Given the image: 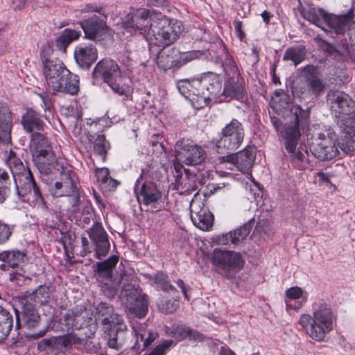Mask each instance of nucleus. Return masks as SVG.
<instances>
[{
  "instance_id": "1",
  "label": "nucleus",
  "mask_w": 355,
  "mask_h": 355,
  "mask_svg": "<svg viewBox=\"0 0 355 355\" xmlns=\"http://www.w3.org/2000/svg\"><path fill=\"white\" fill-rule=\"evenodd\" d=\"M122 26L128 33L137 31L150 44L166 47L174 43L182 32L180 22L173 23L161 13L140 8L126 15Z\"/></svg>"
},
{
  "instance_id": "2",
  "label": "nucleus",
  "mask_w": 355,
  "mask_h": 355,
  "mask_svg": "<svg viewBox=\"0 0 355 355\" xmlns=\"http://www.w3.org/2000/svg\"><path fill=\"white\" fill-rule=\"evenodd\" d=\"M333 320L330 304L318 300L312 305V315H301L299 323L311 338L320 341L331 331Z\"/></svg>"
},
{
  "instance_id": "3",
  "label": "nucleus",
  "mask_w": 355,
  "mask_h": 355,
  "mask_svg": "<svg viewBox=\"0 0 355 355\" xmlns=\"http://www.w3.org/2000/svg\"><path fill=\"white\" fill-rule=\"evenodd\" d=\"M307 117L308 114L300 106H293L291 109L290 115L288 116V121L281 132V137L284 140L285 148L291 154L293 162H302V165L299 166L300 168L305 167L304 161L306 160L307 152L300 148L297 152H295V149L301 135L300 125H303L304 121H306Z\"/></svg>"
},
{
  "instance_id": "4",
  "label": "nucleus",
  "mask_w": 355,
  "mask_h": 355,
  "mask_svg": "<svg viewBox=\"0 0 355 355\" xmlns=\"http://www.w3.org/2000/svg\"><path fill=\"white\" fill-rule=\"evenodd\" d=\"M7 164L12 174L17 194L23 197L28 194L32 195L35 201L44 205L40 187L34 180L30 168L26 166L12 151L9 153Z\"/></svg>"
},
{
  "instance_id": "5",
  "label": "nucleus",
  "mask_w": 355,
  "mask_h": 355,
  "mask_svg": "<svg viewBox=\"0 0 355 355\" xmlns=\"http://www.w3.org/2000/svg\"><path fill=\"white\" fill-rule=\"evenodd\" d=\"M30 150L33 160L42 173H50L55 163V156L47 138L40 132L31 135Z\"/></svg>"
},
{
  "instance_id": "6",
  "label": "nucleus",
  "mask_w": 355,
  "mask_h": 355,
  "mask_svg": "<svg viewBox=\"0 0 355 355\" xmlns=\"http://www.w3.org/2000/svg\"><path fill=\"white\" fill-rule=\"evenodd\" d=\"M95 79H102L112 91L119 95H126L128 87L124 84V76L116 62L110 59L99 61L92 73Z\"/></svg>"
},
{
  "instance_id": "7",
  "label": "nucleus",
  "mask_w": 355,
  "mask_h": 355,
  "mask_svg": "<svg viewBox=\"0 0 355 355\" xmlns=\"http://www.w3.org/2000/svg\"><path fill=\"white\" fill-rule=\"evenodd\" d=\"M211 263L217 272L229 279L242 268L244 261L238 252L214 249Z\"/></svg>"
},
{
  "instance_id": "8",
  "label": "nucleus",
  "mask_w": 355,
  "mask_h": 355,
  "mask_svg": "<svg viewBox=\"0 0 355 355\" xmlns=\"http://www.w3.org/2000/svg\"><path fill=\"white\" fill-rule=\"evenodd\" d=\"M206 157L207 153L202 147L189 139H182L176 144L175 158L180 163L188 166L200 165Z\"/></svg>"
},
{
  "instance_id": "9",
  "label": "nucleus",
  "mask_w": 355,
  "mask_h": 355,
  "mask_svg": "<svg viewBox=\"0 0 355 355\" xmlns=\"http://www.w3.org/2000/svg\"><path fill=\"white\" fill-rule=\"evenodd\" d=\"M336 141V135L334 132L324 130L314 138L310 150L315 157L322 161L332 159L338 153Z\"/></svg>"
},
{
  "instance_id": "10",
  "label": "nucleus",
  "mask_w": 355,
  "mask_h": 355,
  "mask_svg": "<svg viewBox=\"0 0 355 355\" xmlns=\"http://www.w3.org/2000/svg\"><path fill=\"white\" fill-rule=\"evenodd\" d=\"M119 258L117 256H111L108 259L97 263L98 273L100 277H105L106 282L103 284L104 291L107 288L110 291L108 295L114 296L116 293L120 284L123 282H128L132 277L128 275L125 271L121 269L120 279L119 281L112 280V270L118 263Z\"/></svg>"
},
{
  "instance_id": "11",
  "label": "nucleus",
  "mask_w": 355,
  "mask_h": 355,
  "mask_svg": "<svg viewBox=\"0 0 355 355\" xmlns=\"http://www.w3.org/2000/svg\"><path fill=\"white\" fill-rule=\"evenodd\" d=\"M225 71L227 76L223 94L226 96L235 98L242 101L245 93V83L244 79L241 77L239 69L232 60H228L225 67Z\"/></svg>"
},
{
  "instance_id": "12",
  "label": "nucleus",
  "mask_w": 355,
  "mask_h": 355,
  "mask_svg": "<svg viewBox=\"0 0 355 355\" xmlns=\"http://www.w3.org/2000/svg\"><path fill=\"white\" fill-rule=\"evenodd\" d=\"M222 135L218 141V146L235 150L240 147L243 141L244 129L241 123L234 119L223 128Z\"/></svg>"
},
{
  "instance_id": "13",
  "label": "nucleus",
  "mask_w": 355,
  "mask_h": 355,
  "mask_svg": "<svg viewBox=\"0 0 355 355\" xmlns=\"http://www.w3.org/2000/svg\"><path fill=\"white\" fill-rule=\"evenodd\" d=\"M327 97L331 111L336 117H340V115L354 114L355 102L348 94L341 91L331 90L328 92Z\"/></svg>"
},
{
  "instance_id": "14",
  "label": "nucleus",
  "mask_w": 355,
  "mask_h": 355,
  "mask_svg": "<svg viewBox=\"0 0 355 355\" xmlns=\"http://www.w3.org/2000/svg\"><path fill=\"white\" fill-rule=\"evenodd\" d=\"M128 287H130L128 285ZM122 295L126 298V306L129 314L138 318H143L148 311V304L144 298L137 290L130 289L123 286Z\"/></svg>"
},
{
  "instance_id": "15",
  "label": "nucleus",
  "mask_w": 355,
  "mask_h": 355,
  "mask_svg": "<svg viewBox=\"0 0 355 355\" xmlns=\"http://www.w3.org/2000/svg\"><path fill=\"white\" fill-rule=\"evenodd\" d=\"M191 219L193 225L203 231L209 230L214 223V215L202 201L192 200L190 202Z\"/></svg>"
},
{
  "instance_id": "16",
  "label": "nucleus",
  "mask_w": 355,
  "mask_h": 355,
  "mask_svg": "<svg viewBox=\"0 0 355 355\" xmlns=\"http://www.w3.org/2000/svg\"><path fill=\"white\" fill-rule=\"evenodd\" d=\"M320 13L329 31L337 35L345 33L354 23V14L352 10L341 15L325 13L322 10H320Z\"/></svg>"
},
{
  "instance_id": "17",
  "label": "nucleus",
  "mask_w": 355,
  "mask_h": 355,
  "mask_svg": "<svg viewBox=\"0 0 355 355\" xmlns=\"http://www.w3.org/2000/svg\"><path fill=\"white\" fill-rule=\"evenodd\" d=\"M256 149L248 146L236 154L223 156L220 158V162H227L234 164L243 173H248L254 162Z\"/></svg>"
},
{
  "instance_id": "18",
  "label": "nucleus",
  "mask_w": 355,
  "mask_h": 355,
  "mask_svg": "<svg viewBox=\"0 0 355 355\" xmlns=\"http://www.w3.org/2000/svg\"><path fill=\"white\" fill-rule=\"evenodd\" d=\"M16 315V327H25L28 329L36 328L40 322V316L34 305L26 302L21 306V311L15 309Z\"/></svg>"
},
{
  "instance_id": "19",
  "label": "nucleus",
  "mask_w": 355,
  "mask_h": 355,
  "mask_svg": "<svg viewBox=\"0 0 355 355\" xmlns=\"http://www.w3.org/2000/svg\"><path fill=\"white\" fill-rule=\"evenodd\" d=\"M89 237L95 245L96 257L101 259L108 253L110 243L107 235L101 224L95 223L87 231Z\"/></svg>"
},
{
  "instance_id": "20",
  "label": "nucleus",
  "mask_w": 355,
  "mask_h": 355,
  "mask_svg": "<svg viewBox=\"0 0 355 355\" xmlns=\"http://www.w3.org/2000/svg\"><path fill=\"white\" fill-rule=\"evenodd\" d=\"M43 73L46 85L51 89L58 81L60 76L69 74V70L58 59H46L44 61Z\"/></svg>"
},
{
  "instance_id": "21",
  "label": "nucleus",
  "mask_w": 355,
  "mask_h": 355,
  "mask_svg": "<svg viewBox=\"0 0 355 355\" xmlns=\"http://www.w3.org/2000/svg\"><path fill=\"white\" fill-rule=\"evenodd\" d=\"M96 318L107 329L120 324H125L122 317L116 313L114 308L105 302L100 303L96 307Z\"/></svg>"
},
{
  "instance_id": "22",
  "label": "nucleus",
  "mask_w": 355,
  "mask_h": 355,
  "mask_svg": "<svg viewBox=\"0 0 355 355\" xmlns=\"http://www.w3.org/2000/svg\"><path fill=\"white\" fill-rule=\"evenodd\" d=\"M81 26L85 32V37L92 40H101L103 35L107 31V26L105 23L96 15L83 21Z\"/></svg>"
},
{
  "instance_id": "23",
  "label": "nucleus",
  "mask_w": 355,
  "mask_h": 355,
  "mask_svg": "<svg viewBox=\"0 0 355 355\" xmlns=\"http://www.w3.org/2000/svg\"><path fill=\"white\" fill-rule=\"evenodd\" d=\"M73 56L79 66L89 69L96 60L98 52L96 47L92 44H79L75 47Z\"/></svg>"
},
{
  "instance_id": "24",
  "label": "nucleus",
  "mask_w": 355,
  "mask_h": 355,
  "mask_svg": "<svg viewBox=\"0 0 355 355\" xmlns=\"http://www.w3.org/2000/svg\"><path fill=\"white\" fill-rule=\"evenodd\" d=\"M136 338L135 347L138 349L144 350L157 338L158 334L147 328L145 323L132 327Z\"/></svg>"
},
{
  "instance_id": "25",
  "label": "nucleus",
  "mask_w": 355,
  "mask_h": 355,
  "mask_svg": "<svg viewBox=\"0 0 355 355\" xmlns=\"http://www.w3.org/2000/svg\"><path fill=\"white\" fill-rule=\"evenodd\" d=\"M127 326L125 324H120L119 326L117 325L105 329V331H108V347L116 351L121 349L127 340Z\"/></svg>"
},
{
  "instance_id": "26",
  "label": "nucleus",
  "mask_w": 355,
  "mask_h": 355,
  "mask_svg": "<svg viewBox=\"0 0 355 355\" xmlns=\"http://www.w3.org/2000/svg\"><path fill=\"white\" fill-rule=\"evenodd\" d=\"M209 85H211L209 88V92L214 96H216L220 92L221 88L218 77L211 73L205 75L200 79H193V87L198 88L196 89V92L200 94L203 92L205 95H207L206 87Z\"/></svg>"
},
{
  "instance_id": "27",
  "label": "nucleus",
  "mask_w": 355,
  "mask_h": 355,
  "mask_svg": "<svg viewBox=\"0 0 355 355\" xmlns=\"http://www.w3.org/2000/svg\"><path fill=\"white\" fill-rule=\"evenodd\" d=\"M51 89L53 92L75 94L79 90V80L76 75L69 71V74L60 76L58 81Z\"/></svg>"
},
{
  "instance_id": "28",
  "label": "nucleus",
  "mask_w": 355,
  "mask_h": 355,
  "mask_svg": "<svg viewBox=\"0 0 355 355\" xmlns=\"http://www.w3.org/2000/svg\"><path fill=\"white\" fill-rule=\"evenodd\" d=\"M141 201L144 205H153L162 198V192L152 182H146L141 184L139 191V200Z\"/></svg>"
},
{
  "instance_id": "29",
  "label": "nucleus",
  "mask_w": 355,
  "mask_h": 355,
  "mask_svg": "<svg viewBox=\"0 0 355 355\" xmlns=\"http://www.w3.org/2000/svg\"><path fill=\"white\" fill-rule=\"evenodd\" d=\"M178 52L173 48L162 49L157 54V66L164 71L178 64Z\"/></svg>"
},
{
  "instance_id": "30",
  "label": "nucleus",
  "mask_w": 355,
  "mask_h": 355,
  "mask_svg": "<svg viewBox=\"0 0 355 355\" xmlns=\"http://www.w3.org/2000/svg\"><path fill=\"white\" fill-rule=\"evenodd\" d=\"M21 125L26 132H32L34 130H42L44 122L39 113L29 108L21 116Z\"/></svg>"
},
{
  "instance_id": "31",
  "label": "nucleus",
  "mask_w": 355,
  "mask_h": 355,
  "mask_svg": "<svg viewBox=\"0 0 355 355\" xmlns=\"http://www.w3.org/2000/svg\"><path fill=\"white\" fill-rule=\"evenodd\" d=\"M55 188L54 195L56 196H71L78 192L74 181L69 172L62 174L61 181L55 182Z\"/></svg>"
},
{
  "instance_id": "32",
  "label": "nucleus",
  "mask_w": 355,
  "mask_h": 355,
  "mask_svg": "<svg viewBox=\"0 0 355 355\" xmlns=\"http://www.w3.org/2000/svg\"><path fill=\"white\" fill-rule=\"evenodd\" d=\"M12 123L11 114L8 110L0 113V142L8 144L11 141Z\"/></svg>"
},
{
  "instance_id": "33",
  "label": "nucleus",
  "mask_w": 355,
  "mask_h": 355,
  "mask_svg": "<svg viewBox=\"0 0 355 355\" xmlns=\"http://www.w3.org/2000/svg\"><path fill=\"white\" fill-rule=\"evenodd\" d=\"M26 259V254L19 250H8L0 252V261L8 263L12 268L20 266Z\"/></svg>"
},
{
  "instance_id": "34",
  "label": "nucleus",
  "mask_w": 355,
  "mask_h": 355,
  "mask_svg": "<svg viewBox=\"0 0 355 355\" xmlns=\"http://www.w3.org/2000/svg\"><path fill=\"white\" fill-rule=\"evenodd\" d=\"M12 315L0 306V342L8 336L12 328Z\"/></svg>"
},
{
  "instance_id": "35",
  "label": "nucleus",
  "mask_w": 355,
  "mask_h": 355,
  "mask_svg": "<svg viewBox=\"0 0 355 355\" xmlns=\"http://www.w3.org/2000/svg\"><path fill=\"white\" fill-rule=\"evenodd\" d=\"M80 36V32L73 29L67 28L62 33L56 38L55 44L58 49L62 51H65L68 45Z\"/></svg>"
},
{
  "instance_id": "36",
  "label": "nucleus",
  "mask_w": 355,
  "mask_h": 355,
  "mask_svg": "<svg viewBox=\"0 0 355 355\" xmlns=\"http://www.w3.org/2000/svg\"><path fill=\"white\" fill-rule=\"evenodd\" d=\"M306 58V50L302 46L291 47L287 49L284 54L283 59L291 61L295 66L301 63Z\"/></svg>"
},
{
  "instance_id": "37",
  "label": "nucleus",
  "mask_w": 355,
  "mask_h": 355,
  "mask_svg": "<svg viewBox=\"0 0 355 355\" xmlns=\"http://www.w3.org/2000/svg\"><path fill=\"white\" fill-rule=\"evenodd\" d=\"M197 189L198 185L193 176L186 175L177 183V189L181 194H190L192 191H196Z\"/></svg>"
},
{
  "instance_id": "38",
  "label": "nucleus",
  "mask_w": 355,
  "mask_h": 355,
  "mask_svg": "<svg viewBox=\"0 0 355 355\" xmlns=\"http://www.w3.org/2000/svg\"><path fill=\"white\" fill-rule=\"evenodd\" d=\"M27 294L28 298L41 304L46 303L50 298L49 288L46 286H40L31 293L27 292Z\"/></svg>"
},
{
  "instance_id": "39",
  "label": "nucleus",
  "mask_w": 355,
  "mask_h": 355,
  "mask_svg": "<svg viewBox=\"0 0 355 355\" xmlns=\"http://www.w3.org/2000/svg\"><path fill=\"white\" fill-rule=\"evenodd\" d=\"M175 337L178 339H200V334L196 330L186 326H178L175 329Z\"/></svg>"
},
{
  "instance_id": "40",
  "label": "nucleus",
  "mask_w": 355,
  "mask_h": 355,
  "mask_svg": "<svg viewBox=\"0 0 355 355\" xmlns=\"http://www.w3.org/2000/svg\"><path fill=\"white\" fill-rule=\"evenodd\" d=\"M340 147L345 153L355 150V133H352V126L347 130V134L342 136Z\"/></svg>"
},
{
  "instance_id": "41",
  "label": "nucleus",
  "mask_w": 355,
  "mask_h": 355,
  "mask_svg": "<svg viewBox=\"0 0 355 355\" xmlns=\"http://www.w3.org/2000/svg\"><path fill=\"white\" fill-rule=\"evenodd\" d=\"M306 83L309 88V92H311L313 94H318L324 89V84L322 80L314 74L308 76Z\"/></svg>"
},
{
  "instance_id": "42",
  "label": "nucleus",
  "mask_w": 355,
  "mask_h": 355,
  "mask_svg": "<svg viewBox=\"0 0 355 355\" xmlns=\"http://www.w3.org/2000/svg\"><path fill=\"white\" fill-rule=\"evenodd\" d=\"M193 80H180L178 82L177 87L180 93L187 99L191 97L196 92L197 87H193Z\"/></svg>"
},
{
  "instance_id": "43",
  "label": "nucleus",
  "mask_w": 355,
  "mask_h": 355,
  "mask_svg": "<svg viewBox=\"0 0 355 355\" xmlns=\"http://www.w3.org/2000/svg\"><path fill=\"white\" fill-rule=\"evenodd\" d=\"M97 180L100 182L101 189L106 188L107 183L112 184V188H116L117 182L112 179L109 175V171L107 168L98 169L96 171Z\"/></svg>"
},
{
  "instance_id": "44",
  "label": "nucleus",
  "mask_w": 355,
  "mask_h": 355,
  "mask_svg": "<svg viewBox=\"0 0 355 355\" xmlns=\"http://www.w3.org/2000/svg\"><path fill=\"white\" fill-rule=\"evenodd\" d=\"M188 100L191 102L193 107L198 110L207 106L209 104L211 98L209 95H205L203 92L201 94L196 92Z\"/></svg>"
},
{
  "instance_id": "45",
  "label": "nucleus",
  "mask_w": 355,
  "mask_h": 355,
  "mask_svg": "<svg viewBox=\"0 0 355 355\" xmlns=\"http://www.w3.org/2000/svg\"><path fill=\"white\" fill-rule=\"evenodd\" d=\"M53 342L55 345L68 347L72 344L78 343L79 339L73 334H67L63 336L55 338L53 340L46 341V343L52 344Z\"/></svg>"
},
{
  "instance_id": "46",
  "label": "nucleus",
  "mask_w": 355,
  "mask_h": 355,
  "mask_svg": "<svg viewBox=\"0 0 355 355\" xmlns=\"http://www.w3.org/2000/svg\"><path fill=\"white\" fill-rule=\"evenodd\" d=\"M155 282L159 286L160 289L166 292L176 291L175 288L168 283V276L163 272H157L155 276Z\"/></svg>"
},
{
  "instance_id": "47",
  "label": "nucleus",
  "mask_w": 355,
  "mask_h": 355,
  "mask_svg": "<svg viewBox=\"0 0 355 355\" xmlns=\"http://www.w3.org/2000/svg\"><path fill=\"white\" fill-rule=\"evenodd\" d=\"M250 232V225L245 224L239 228L231 231L232 234V244H237L240 241L245 239Z\"/></svg>"
},
{
  "instance_id": "48",
  "label": "nucleus",
  "mask_w": 355,
  "mask_h": 355,
  "mask_svg": "<svg viewBox=\"0 0 355 355\" xmlns=\"http://www.w3.org/2000/svg\"><path fill=\"white\" fill-rule=\"evenodd\" d=\"M179 306V301L177 300H161L158 304V308L164 313H172Z\"/></svg>"
},
{
  "instance_id": "49",
  "label": "nucleus",
  "mask_w": 355,
  "mask_h": 355,
  "mask_svg": "<svg viewBox=\"0 0 355 355\" xmlns=\"http://www.w3.org/2000/svg\"><path fill=\"white\" fill-rule=\"evenodd\" d=\"M94 153L105 160L107 149L105 140L103 135H98L94 144Z\"/></svg>"
},
{
  "instance_id": "50",
  "label": "nucleus",
  "mask_w": 355,
  "mask_h": 355,
  "mask_svg": "<svg viewBox=\"0 0 355 355\" xmlns=\"http://www.w3.org/2000/svg\"><path fill=\"white\" fill-rule=\"evenodd\" d=\"M286 299L285 302L288 309H292L293 306L289 304L288 300L299 299L302 295V290L300 287H291L286 291Z\"/></svg>"
},
{
  "instance_id": "51",
  "label": "nucleus",
  "mask_w": 355,
  "mask_h": 355,
  "mask_svg": "<svg viewBox=\"0 0 355 355\" xmlns=\"http://www.w3.org/2000/svg\"><path fill=\"white\" fill-rule=\"evenodd\" d=\"M341 118L340 127L343 130L344 134H347V130L352 126V133H354L355 124L352 116V114L347 115H340Z\"/></svg>"
},
{
  "instance_id": "52",
  "label": "nucleus",
  "mask_w": 355,
  "mask_h": 355,
  "mask_svg": "<svg viewBox=\"0 0 355 355\" xmlns=\"http://www.w3.org/2000/svg\"><path fill=\"white\" fill-rule=\"evenodd\" d=\"M76 314L73 311H68L64 313L60 319V323L64 325L67 331L74 325V318Z\"/></svg>"
},
{
  "instance_id": "53",
  "label": "nucleus",
  "mask_w": 355,
  "mask_h": 355,
  "mask_svg": "<svg viewBox=\"0 0 355 355\" xmlns=\"http://www.w3.org/2000/svg\"><path fill=\"white\" fill-rule=\"evenodd\" d=\"M10 280L14 283H15L17 285L21 286L24 284H26L27 282H31V278H28L24 275L18 272H13L10 274Z\"/></svg>"
},
{
  "instance_id": "54",
  "label": "nucleus",
  "mask_w": 355,
  "mask_h": 355,
  "mask_svg": "<svg viewBox=\"0 0 355 355\" xmlns=\"http://www.w3.org/2000/svg\"><path fill=\"white\" fill-rule=\"evenodd\" d=\"M232 234L231 231L228 233L221 234L216 236L214 239V241L217 245H229L230 243H232Z\"/></svg>"
},
{
  "instance_id": "55",
  "label": "nucleus",
  "mask_w": 355,
  "mask_h": 355,
  "mask_svg": "<svg viewBox=\"0 0 355 355\" xmlns=\"http://www.w3.org/2000/svg\"><path fill=\"white\" fill-rule=\"evenodd\" d=\"M8 178V175L6 172L0 171V203L3 202L8 191V188L2 184V180L5 181Z\"/></svg>"
},
{
  "instance_id": "56",
  "label": "nucleus",
  "mask_w": 355,
  "mask_h": 355,
  "mask_svg": "<svg viewBox=\"0 0 355 355\" xmlns=\"http://www.w3.org/2000/svg\"><path fill=\"white\" fill-rule=\"evenodd\" d=\"M11 230L10 227L2 223H0V243H5L10 236Z\"/></svg>"
},
{
  "instance_id": "57",
  "label": "nucleus",
  "mask_w": 355,
  "mask_h": 355,
  "mask_svg": "<svg viewBox=\"0 0 355 355\" xmlns=\"http://www.w3.org/2000/svg\"><path fill=\"white\" fill-rule=\"evenodd\" d=\"M196 55L197 53L193 51L184 52L178 55L180 60H178V63L179 62L180 64H185L188 62H190L196 58Z\"/></svg>"
},
{
  "instance_id": "58",
  "label": "nucleus",
  "mask_w": 355,
  "mask_h": 355,
  "mask_svg": "<svg viewBox=\"0 0 355 355\" xmlns=\"http://www.w3.org/2000/svg\"><path fill=\"white\" fill-rule=\"evenodd\" d=\"M168 346L169 343L159 344L152 350L149 355H162Z\"/></svg>"
},
{
  "instance_id": "59",
  "label": "nucleus",
  "mask_w": 355,
  "mask_h": 355,
  "mask_svg": "<svg viewBox=\"0 0 355 355\" xmlns=\"http://www.w3.org/2000/svg\"><path fill=\"white\" fill-rule=\"evenodd\" d=\"M81 243L83 246L82 254L85 256L88 253L92 252V250L89 248V241L86 237H82Z\"/></svg>"
},
{
  "instance_id": "60",
  "label": "nucleus",
  "mask_w": 355,
  "mask_h": 355,
  "mask_svg": "<svg viewBox=\"0 0 355 355\" xmlns=\"http://www.w3.org/2000/svg\"><path fill=\"white\" fill-rule=\"evenodd\" d=\"M177 285L180 288L184 298L187 300H189V295L187 294V286L185 285L184 282L182 279H178Z\"/></svg>"
},
{
  "instance_id": "61",
  "label": "nucleus",
  "mask_w": 355,
  "mask_h": 355,
  "mask_svg": "<svg viewBox=\"0 0 355 355\" xmlns=\"http://www.w3.org/2000/svg\"><path fill=\"white\" fill-rule=\"evenodd\" d=\"M234 26L236 29V31L237 33L238 37L242 40L243 37L245 36V33L242 31V23L240 21H235L234 22Z\"/></svg>"
},
{
  "instance_id": "62",
  "label": "nucleus",
  "mask_w": 355,
  "mask_h": 355,
  "mask_svg": "<svg viewBox=\"0 0 355 355\" xmlns=\"http://www.w3.org/2000/svg\"><path fill=\"white\" fill-rule=\"evenodd\" d=\"M166 0H148L147 5L149 6L162 7L165 6Z\"/></svg>"
},
{
  "instance_id": "63",
  "label": "nucleus",
  "mask_w": 355,
  "mask_h": 355,
  "mask_svg": "<svg viewBox=\"0 0 355 355\" xmlns=\"http://www.w3.org/2000/svg\"><path fill=\"white\" fill-rule=\"evenodd\" d=\"M28 0H12V4L15 10H20L25 6Z\"/></svg>"
},
{
  "instance_id": "64",
  "label": "nucleus",
  "mask_w": 355,
  "mask_h": 355,
  "mask_svg": "<svg viewBox=\"0 0 355 355\" xmlns=\"http://www.w3.org/2000/svg\"><path fill=\"white\" fill-rule=\"evenodd\" d=\"M220 355H235L234 353L227 347H222L220 351Z\"/></svg>"
}]
</instances>
